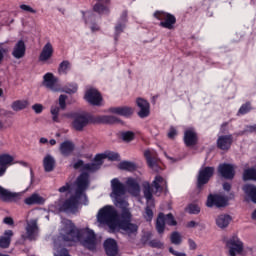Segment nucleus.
Returning a JSON list of instances; mask_svg holds the SVG:
<instances>
[{
	"instance_id": "1",
	"label": "nucleus",
	"mask_w": 256,
	"mask_h": 256,
	"mask_svg": "<svg viewBox=\"0 0 256 256\" xmlns=\"http://www.w3.org/2000/svg\"><path fill=\"white\" fill-rule=\"evenodd\" d=\"M74 169H81L83 171L82 174L76 180V187L74 195L67 199L61 206V210L65 211V213H74L77 211V206L79 203H83V205H87V194L85 192L89 188V174L95 173V171H99L101 169V162L97 163L94 158V162L87 163L83 162V160H77L73 164Z\"/></svg>"
},
{
	"instance_id": "2",
	"label": "nucleus",
	"mask_w": 256,
	"mask_h": 256,
	"mask_svg": "<svg viewBox=\"0 0 256 256\" xmlns=\"http://www.w3.org/2000/svg\"><path fill=\"white\" fill-rule=\"evenodd\" d=\"M63 241H82L88 251H97V235L89 228L79 229L75 225H66L61 232Z\"/></svg>"
},
{
	"instance_id": "3",
	"label": "nucleus",
	"mask_w": 256,
	"mask_h": 256,
	"mask_svg": "<svg viewBox=\"0 0 256 256\" xmlns=\"http://www.w3.org/2000/svg\"><path fill=\"white\" fill-rule=\"evenodd\" d=\"M121 214L113 205H105L98 210L96 215L99 225H131L133 215L129 208H121Z\"/></svg>"
},
{
	"instance_id": "4",
	"label": "nucleus",
	"mask_w": 256,
	"mask_h": 256,
	"mask_svg": "<svg viewBox=\"0 0 256 256\" xmlns=\"http://www.w3.org/2000/svg\"><path fill=\"white\" fill-rule=\"evenodd\" d=\"M111 189L110 197L114 199V205L119 207V209H128L129 203L125 198H122L127 191L125 184L119 181V178H113L111 180Z\"/></svg>"
},
{
	"instance_id": "5",
	"label": "nucleus",
	"mask_w": 256,
	"mask_h": 256,
	"mask_svg": "<svg viewBox=\"0 0 256 256\" xmlns=\"http://www.w3.org/2000/svg\"><path fill=\"white\" fill-rule=\"evenodd\" d=\"M164 189H167V180L160 175L154 178L152 184L149 182L143 183V193L146 201L153 199V193L154 195H161Z\"/></svg>"
},
{
	"instance_id": "6",
	"label": "nucleus",
	"mask_w": 256,
	"mask_h": 256,
	"mask_svg": "<svg viewBox=\"0 0 256 256\" xmlns=\"http://www.w3.org/2000/svg\"><path fill=\"white\" fill-rule=\"evenodd\" d=\"M138 230V225H108L109 233H122V235H128V237L137 235Z\"/></svg>"
},
{
	"instance_id": "7",
	"label": "nucleus",
	"mask_w": 256,
	"mask_h": 256,
	"mask_svg": "<svg viewBox=\"0 0 256 256\" xmlns=\"http://www.w3.org/2000/svg\"><path fill=\"white\" fill-rule=\"evenodd\" d=\"M91 117L85 112L73 114L72 127L75 131H83L89 125Z\"/></svg>"
},
{
	"instance_id": "8",
	"label": "nucleus",
	"mask_w": 256,
	"mask_h": 256,
	"mask_svg": "<svg viewBox=\"0 0 256 256\" xmlns=\"http://www.w3.org/2000/svg\"><path fill=\"white\" fill-rule=\"evenodd\" d=\"M154 17L161 21L160 27L164 29H173V26L177 23V19L172 14L166 12L156 11Z\"/></svg>"
},
{
	"instance_id": "9",
	"label": "nucleus",
	"mask_w": 256,
	"mask_h": 256,
	"mask_svg": "<svg viewBox=\"0 0 256 256\" xmlns=\"http://www.w3.org/2000/svg\"><path fill=\"white\" fill-rule=\"evenodd\" d=\"M43 85L46 87V89L53 91V93H58L61 91L59 78L55 77V75H53L51 72H48L43 76Z\"/></svg>"
},
{
	"instance_id": "10",
	"label": "nucleus",
	"mask_w": 256,
	"mask_h": 256,
	"mask_svg": "<svg viewBox=\"0 0 256 256\" xmlns=\"http://www.w3.org/2000/svg\"><path fill=\"white\" fill-rule=\"evenodd\" d=\"M214 173H215L214 167L207 166L199 170L198 178H197V184L199 189H201L203 185H207V183H209V179L213 177Z\"/></svg>"
},
{
	"instance_id": "11",
	"label": "nucleus",
	"mask_w": 256,
	"mask_h": 256,
	"mask_svg": "<svg viewBox=\"0 0 256 256\" xmlns=\"http://www.w3.org/2000/svg\"><path fill=\"white\" fill-rule=\"evenodd\" d=\"M226 246L229 248L230 256H237L243 253V242L237 236H232L227 242Z\"/></svg>"
},
{
	"instance_id": "12",
	"label": "nucleus",
	"mask_w": 256,
	"mask_h": 256,
	"mask_svg": "<svg viewBox=\"0 0 256 256\" xmlns=\"http://www.w3.org/2000/svg\"><path fill=\"white\" fill-rule=\"evenodd\" d=\"M227 203H229V198H227L226 196L219 195V194H216V195L210 194L208 196L206 205L207 207H213V206L226 207Z\"/></svg>"
},
{
	"instance_id": "13",
	"label": "nucleus",
	"mask_w": 256,
	"mask_h": 256,
	"mask_svg": "<svg viewBox=\"0 0 256 256\" xmlns=\"http://www.w3.org/2000/svg\"><path fill=\"white\" fill-rule=\"evenodd\" d=\"M85 101L90 103V105H101V101H103V98L101 97V93L97 91L95 88H90L86 91L84 96Z\"/></svg>"
},
{
	"instance_id": "14",
	"label": "nucleus",
	"mask_w": 256,
	"mask_h": 256,
	"mask_svg": "<svg viewBox=\"0 0 256 256\" xmlns=\"http://www.w3.org/2000/svg\"><path fill=\"white\" fill-rule=\"evenodd\" d=\"M104 251L107 256L119 255V245L113 238H107L103 243Z\"/></svg>"
},
{
	"instance_id": "15",
	"label": "nucleus",
	"mask_w": 256,
	"mask_h": 256,
	"mask_svg": "<svg viewBox=\"0 0 256 256\" xmlns=\"http://www.w3.org/2000/svg\"><path fill=\"white\" fill-rule=\"evenodd\" d=\"M218 173L224 179H233V177H235V166L227 163L220 164L218 166Z\"/></svg>"
},
{
	"instance_id": "16",
	"label": "nucleus",
	"mask_w": 256,
	"mask_h": 256,
	"mask_svg": "<svg viewBox=\"0 0 256 256\" xmlns=\"http://www.w3.org/2000/svg\"><path fill=\"white\" fill-rule=\"evenodd\" d=\"M137 107H139L140 111L138 112V117L141 119H145V117H149L150 113V105L149 102L143 98H137L136 100Z\"/></svg>"
},
{
	"instance_id": "17",
	"label": "nucleus",
	"mask_w": 256,
	"mask_h": 256,
	"mask_svg": "<svg viewBox=\"0 0 256 256\" xmlns=\"http://www.w3.org/2000/svg\"><path fill=\"white\" fill-rule=\"evenodd\" d=\"M233 144V136L230 135H222L217 139V147L222 151H229L231 149V145Z\"/></svg>"
},
{
	"instance_id": "18",
	"label": "nucleus",
	"mask_w": 256,
	"mask_h": 256,
	"mask_svg": "<svg viewBox=\"0 0 256 256\" xmlns=\"http://www.w3.org/2000/svg\"><path fill=\"white\" fill-rule=\"evenodd\" d=\"M53 44H51V42H47L43 48L42 51L39 55V61L41 63H47V61H49V59H51V57H53Z\"/></svg>"
},
{
	"instance_id": "19",
	"label": "nucleus",
	"mask_w": 256,
	"mask_h": 256,
	"mask_svg": "<svg viewBox=\"0 0 256 256\" xmlns=\"http://www.w3.org/2000/svg\"><path fill=\"white\" fill-rule=\"evenodd\" d=\"M184 143L186 147H193L197 145V132H195V129L188 128L184 132Z\"/></svg>"
},
{
	"instance_id": "20",
	"label": "nucleus",
	"mask_w": 256,
	"mask_h": 256,
	"mask_svg": "<svg viewBox=\"0 0 256 256\" xmlns=\"http://www.w3.org/2000/svg\"><path fill=\"white\" fill-rule=\"evenodd\" d=\"M0 199L6 202L18 201V199H21V193L11 192L0 186Z\"/></svg>"
},
{
	"instance_id": "21",
	"label": "nucleus",
	"mask_w": 256,
	"mask_h": 256,
	"mask_svg": "<svg viewBox=\"0 0 256 256\" xmlns=\"http://www.w3.org/2000/svg\"><path fill=\"white\" fill-rule=\"evenodd\" d=\"M26 51L27 46H25V41L19 40L13 47L12 56L14 59H23V57H25Z\"/></svg>"
},
{
	"instance_id": "22",
	"label": "nucleus",
	"mask_w": 256,
	"mask_h": 256,
	"mask_svg": "<svg viewBox=\"0 0 256 256\" xmlns=\"http://www.w3.org/2000/svg\"><path fill=\"white\" fill-rule=\"evenodd\" d=\"M156 225H177V221L171 213L165 215L163 212H160L156 220Z\"/></svg>"
},
{
	"instance_id": "23",
	"label": "nucleus",
	"mask_w": 256,
	"mask_h": 256,
	"mask_svg": "<svg viewBox=\"0 0 256 256\" xmlns=\"http://www.w3.org/2000/svg\"><path fill=\"white\" fill-rule=\"evenodd\" d=\"M144 157L147 160V164L153 171H159V165L157 164V158L155 157V152L151 150H146L144 152Z\"/></svg>"
},
{
	"instance_id": "24",
	"label": "nucleus",
	"mask_w": 256,
	"mask_h": 256,
	"mask_svg": "<svg viewBox=\"0 0 256 256\" xmlns=\"http://www.w3.org/2000/svg\"><path fill=\"white\" fill-rule=\"evenodd\" d=\"M37 233H39V226L28 225L26 227V235H22V239H28V241H37Z\"/></svg>"
},
{
	"instance_id": "25",
	"label": "nucleus",
	"mask_w": 256,
	"mask_h": 256,
	"mask_svg": "<svg viewBox=\"0 0 256 256\" xmlns=\"http://www.w3.org/2000/svg\"><path fill=\"white\" fill-rule=\"evenodd\" d=\"M96 163H100V167L103 165V159H108L109 161H119V154L115 152H107L105 154H97L95 156Z\"/></svg>"
},
{
	"instance_id": "26",
	"label": "nucleus",
	"mask_w": 256,
	"mask_h": 256,
	"mask_svg": "<svg viewBox=\"0 0 256 256\" xmlns=\"http://www.w3.org/2000/svg\"><path fill=\"white\" fill-rule=\"evenodd\" d=\"M73 151H75V144L73 142L66 140L60 144V152L64 157H69Z\"/></svg>"
},
{
	"instance_id": "27",
	"label": "nucleus",
	"mask_w": 256,
	"mask_h": 256,
	"mask_svg": "<svg viewBox=\"0 0 256 256\" xmlns=\"http://www.w3.org/2000/svg\"><path fill=\"white\" fill-rule=\"evenodd\" d=\"M246 197L256 204V186L253 184H245L242 188Z\"/></svg>"
},
{
	"instance_id": "28",
	"label": "nucleus",
	"mask_w": 256,
	"mask_h": 256,
	"mask_svg": "<svg viewBox=\"0 0 256 256\" xmlns=\"http://www.w3.org/2000/svg\"><path fill=\"white\" fill-rule=\"evenodd\" d=\"M111 113L115 115H121L122 117H131L133 115V108L123 106V107H114L110 109Z\"/></svg>"
},
{
	"instance_id": "29",
	"label": "nucleus",
	"mask_w": 256,
	"mask_h": 256,
	"mask_svg": "<svg viewBox=\"0 0 256 256\" xmlns=\"http://www.w3.org/2000/svg\"><path fill=\"white\" fill-rule=\"evenodd\" d=\"M24 203L26 205H43L45 203V198L37 193H34L30 197H27L24 200Z\"/></svg>"
},
{
	"instance_id": "30",
	"label": "nucleus",
	"mask_w": 256,
	"mask_h": 256,
	"mask_svg": "<svg viewBox=\"0 0 256 256\" xmlns=\"http://www.w3.org/2000/svg\"><path fill=\"white\" fill-rule=\"evenodd\" d=\"M43 167L46 173H51L55 169V158L51 154H47L43 159Z\"/></svg>"
},
{
	"instance_id": "31",
	"label": "nucleus",
	"mask_w": 256,
	"mask_h": 256,
	"mask_svg": "<svg viewBox=\"0 0 256 256\" xmlns=\"http://www.w3.org/2000/svg\"><path fill=\"white\" fill-rule=\"evenodd\" d=\"M126 185L129 189V192L131 195H139V192L141 191V187L139 186V183L134 178H128L126 181Z\"/></svg>"
},
{
	"instance_id": "32",
	"label": "nucleus",
	"mask_w": 256,
	"mask_h": 256,
	"mask_svg": "<svg viewBox=\"0 0 256 256\" xmlns=\"http://www.w3.org/2000/svg\"><path fill=\"white\" fill-rule=\"evenodd\" d=\"M11 237H13V231L12 230H6L4 232V236L0 237V247H1V249H9V246L11 245Z\"/></svg>"
},
{
	"instance_id": "33",
	"label": "nucleus",
	"mask_w": 256,
	"mask_h": 256,
	"mask_svg": "<svg viewBox=\"0 0 256 256\" xmlns=\"http://www.w3.org/2000/svg\"><path fill=\"white\" fill-rule=\"evenodd\" d=\"M13 161H15V158L9 154L0 155V167H9Z\"/></svg>"
},
{
	"instance_id": "34",
	"label": "nucleus",
	"mask_w": 256,
	"mask_h": 256,
	"mask_svg": "<svg viewBox=\"0 0 256 256\" xmlns=\"http://www.w3.org/2000/svg\"><path fill=\"white\" fill-rule=\"evenodd\" d=\"M243 180L256 181V169L255 168L246 169L243 173Z\"/></svg>"
},
{
	"instance_id": "35",
	"label": "nucleus",
	"mask_w": 256,
	"mask_h": 256,
	"mask_svg": "<svg viewBox=\"0 0 256 256\" xmlns=\"http://www.w3.org/2000/svg\"><path fill=\"white\" fill-rule=\"evenodd\" d=\"M233 221L231 215L221 214L216 218V225H229Z\"/></svg>"
},
{
	"instance_id": "36",
	"label": "nucleus",
	"mask_w": 256,
	"mask_h": 256,
	"mask_svg": "<svg viewBox=\"0 0 256 256\" xmlns=\"http://www.w3.org/2000/svg\"><path fill=\"white\" fill-rule=\"evenodd\" d=\"M29 105L27 100H17L14 101L11 105L13 111H23V109H26V107Z\"/></svg>"
},
{
	"instance_id": "37",
	"label": "nucleus",
	"mask_w": 256,
	"mask_h": 256,
	"mask_svg": "<svg viewBox=\"0 0 256 256\" xmlns=\"http://www.w3.org/2000/svg\"><path fill=\"white\" fill-rule=\"evenodd\" d=\"M118 167L122 171H135V169H137V166L135 165V163L129 162V161L120 162Z\"/></svg>"
},
{
	"instance_id": "38",
	"label": "nucleus",
	"mask_w": 256,
	"mask_h": 256,
	"mask_svg": "<svg viewBox=\"0 0 256 256\" xmlns=\"http://www.w3.org/2000/svg\"><path fill=\"white\" fill-rule=\"evenodd\" d=\"M170 242L172 245H181V243H183V237L181 236V233L177 231L172 232L170 235Z\"/></svg>"
},
{
	"instance_id": "39",
	"label": "nucleus",
	"mask_w": 256,
	"mask_h": 256,
	"mask_svg": "<svg viewBox=\"0 0 256 256\" xmlns=\"http://www.w3.org/2000/svg\"><path fill=\"white\" fill-rule=\"evenodd\" d=\"M78 89V86L76 83H72V84H68L66 85L63 89H61L60 91L62 93H67L68 95H73V93H75Z\"/></svg>"
},
{
	"instance_id": "40",
	"label": "nucleus",
	"mask_w": 256,
	"mask_h": 256,
	"mask_svg": "<svg viewBox=\"0 0 256 256\" xmlns=\"http://www.w3.org/2000/svg\"><path fill=\"white\" fill-rule=\"evenodd\" d=\"M251 109H253L251 107V102H246L239 108V110L237 112L238 117L241 115H247V113H249L251 111Z\"/></svg>"
},
{
	"instance_id": "41",
	"label": "nucleus",
	"mask_w": 256,
	"mask_h": 256,
	"mask_svg": "<svg viewBox=\"0 0 256 256\" xmlns=\"http://www.w3.org/2000/svg\"><path fill=\"white\" fill-rule=\"evenodd\" d=\"M69 61L64 60L60 63L59 68H58V73L60 75H67V71H69Z\"/></svg>"
},
{
	"instance_id": "42",
	"label": "nucleus",
	"mask_w": 256,
	"mask_h": 256,
	"mask_svg": "<svg viewBox=\"0 0 256 256\" xmlns=\"http://www.w3.org/2000/svg\"><path fill=\"white\" fill-rule=\"evenodd\" d=\"M61 111V108L59 106H52L50 109V113L52 115V120L55 123H59V112Z\"/></svg>"
},
{
	"instance_id": "43",
	"label": "nucleus",
	"mask_w": 256,
	"mask_h": 256,
	"mask_svg": "<svg viewBox=\"0 0 256 256\" xmlns=\"http://www.w3.org/2000/svg\"><path fill=\"white\" fill-rule=\"evenodd\" d=\"M94 11L100 15H103L105 13H109V8L103 4L98 3L94 6Z\"/></svg>"
},
{
	"instance_id": "44",
	"label": "nucleus",
	"mask_w": 256,
	"mask_h": 256,
	"mask_svg": "<svg viewBox=\"0 0 256 256\" xmlns=\"http://www.w3.org/2000/svg\"><path fill=\"white\" fill-rule=\"evenodd\" d=\"M153 237V233L151 231L145 232L141 237V243L143 245H149L151 238Z\"/></svg>"
},
{
	"instance_id": "45",
	"label": "nucleus",
	"mask_w": 256,
	"mask_h": 256,
	"mask_svg": "<svg viewBox=\"0 0 256 256\" xmlns=\"http://www.w3.org/2000/svg\"><path fill=\"white\" fill-rule=\"evenodd\" d=\"M101 123H108L110 125H113V123H117V121H119V119H117V117L115 116H103L102 118H100Z\"/></svg>"
},
{
	"instance_id": "46",
	"label": "nucleus",
	"mask_w": 256,
	"mask_h": 256,
	"mask_svg": "<svg viewBox=\"0 0 256 256\" xmlns=\"http://www.w3.org/2000/svg\"><path fill=\"white\" fill-rule=\"evenodd\" d=\"M149 247H152V249H163L164 244L160 240L153 239L149 241Z\"/></svg>"
},
{
	"instance_id": "47",
	"label": "nucleus",
	"mask_w": 256,
	"mask_h": 256,
	"mask_svg": "<svg viewBox=\"0 0 256 256\" xmlns=\"http://www.w3.org/2000/svg\"><path fill=\"white\" fill-rule=\"evenodd\" d=\"M186 211H188L191 215H197V213L201 212V208H199L196 204L188 205Z\"/></svg>"
},
{
	"instance_id": "48",
	"label": "nucleus",
	"mask_w": 256,
	"mask_h": 256,
	"mask_svg": "<svg viewBox=\"0 0 256 256\" xmlns=\"http://www.w3.org/2000/svg\"><path fill=\"white\" fill-rule=\"evenodd\" d=\"M59 108L62 109V111H65V109H67V95H60L59 96Z\"/></svg>"
},
{
	"instance_id": "49",
	"label": "nucleus",
	"mask_w": 256,
	"mask_h": 256,
	"mask_svg": "<svg viewBox=\"0 0 256 256\" xmlns=\"http://www.w3.org/2000/svg\"><path fill=\"white\" fill-rule=\"evenodd\" d=\"M125 29V24L118 22V24L115 26V40H117V37L123 33V30Z\"/></svg>"
},
{
	"instance_id": "50",
	"label": "nucleus",
	"mask_w": 256,
	"mask_h": 256,
	"mask_svg": "<svg viewBox=\"0 0 256 256\" xmlns=\"http://www.w3.org/2000/svg\"><path fill=\"white\" fill-rule=\"evenodd\" d=\"M144 218L146 219V221L151 223V221L153 220V210H151V208L146 207L144 212Z\"/></svg>"
},
{
	"instance_id": "51",
	"label": "nucleus",
	"mask_w": 256,
	"mask_h": 256,
	"mask_svg": "<svg viewBox=\"0 0 256 256\" xmlns=\"http://www.w3.org/2000/svg\"><path fill=\"white\" fill-rule=\"evenodd\" d=\"M122 139L124 141H133L135 139V134L131 131L122 133Z\"/></svg>"
},
{
	"instance_id": "52",
	"label": "nucleus",
	"mask_w": 256,
	"mask_h": 256,
	"mask_svg": "<svg viewBox=\"0 0 256 256\" xmlns=\"http://www.w3.org/2000/svg\"><path fill=\"white\" fill-rule=\"evenodd\" d=\"M20 9L22 11H25L26 13H33V14L37 13V10L33 9V7H31L27 4L20 5Z\"/></svg>"
},
{
	"instance_id": "53",
	"label": "nucleus",
	"mask_w": 256,
	"mask_h": 256,
	"mask_svg": "<svg viewBox=\"0 0 256 256\" xmlns=\"http://www.w3.org/2000/svg\"><path fill=\"white\" fill-rule=\"evenodd\" d=\"M39 218L31 217V213L27 217V225H37Z\"/></svg>"
},
{
	"instance_id": "54",
	"label": "nucleus",
	"mask_w": 256,
	"mask_h": 256,
	"mask_svg": "<svg viewBox=\"0 0 256 256\" xmlns=\"http://www.w3.org/2000/svg\"><path fill=\"white\" fill-rule=\"evenodd\" d=\"M32 109L35 113H37V115H39L40 113H43V106L41 104H34L32 106Z\"/></svg>"
},
{
	"instance_id": "55",
	"label": "nucleus",
	"mask_w": 256,
	"mask_h": 256,
	"mask_svg": "<svg viewBox=\"0 0 256 256\" xmlns=\"http://www.w3.org/2000/svg\"><path fill=\"white\" fill-rule=\"evenodd\" d=\"M169 253L174 256H187V254H185L184 252H177L175 249H173V247L169 248Z\"/></svg>"
},
{
	"instance_id": "56",
	"label": "nucleus",
	"mask_w": 256,
	"mask_h": 256,
	"mask_svg": "<svg viewBox=\"0 0 256 256\" xmlns=\"http://www.w3.org/2000/svg\"><path fill=\"white\" fill-rule=\"evenodd\" d=\"M188 245L190 251H195V249H197V243H195L194 240L191 238L188 239Z\"/></svg>"
},
{
	"instance_id": "57",
	"label": "nucleus",
	"mask_w": 256,
	"mask_h": 256,
	"mask_svg": "<svg viewBox=\"0 0 256 256\" xmlns=\"http://www.w3.org/2000/svg\"><path fill=\"white\" fill-rule=\"evenodd\" d=\"M177 136V130L174 127L170 128V131L168 132L169 139H175Z\"/></svg>"
},
{
	"instance_id": "58",
	"label": "nucleus",
	"mask_w": 256,
	"mask_h": 256,
	"mask_svg": "<svg viewBox=\"0 0 256 256\" xmlns=\"http://www.w3.org/2000/svg\"><path fill=\"white\" fill-rule=\"evenodd\" d=\"M71 189V184L66 183L64 186L59 188V193H67Z\"/></svg>"
},
{
	"instance_id": "59",
	"label": "nucleus",
	"mask_w": 256,
	"mask_h": 256,
	"mask_svg": "<svg viewBox=\"0 0 256 256\" xmlns=\"http://www.w3.org/2000/svg\"><path fill=\"white\" fill-rule=\"evenodd\" d=\"M85 21L87 23V25H89L90 21H93V19H95V16H93L90 12H87L85 15Z\"/></svg>"
},
{
	"instance_id": "60",
	"label": "nucleus",
	"mask_w": 256,
	"mask_h": 256,
	"mask_svg": "<svg viewBox=\"0 0 256 256\" xmlns=\"http://www.w3.org/2000/svg\"><path fill=\"white\" fill-rule=\"evenodd\" d=\"M118 23H122L123 25H125V23H127V11H124L122 13Z\"/></svg>"
},
{
	"instance_id": "61",
	"label": "nucleus",
	"mask_w": 256,
	"mask_h": 256,
	"mask_svg": "<svg viewBox=\"0 0 256 256\" xmlns=\"http://www.w3.org/2000/svg\"><path fill=\"white\" fill-rule=\"evenodd\" d=\"M165 225H156V231L159 235H163L165 233Z\"/></svg>"
},
{
	"instance_id": "62",
	"label": "nucleus",
	"mask_w": 256,
	"mask_h": 256,
	"mask_svg": "<svg viewBox=\"0 0 256 256\" xmlns=\"http://www.w3.org/2000/svg\"><path fill=\"white\" fill-rule=\"evenodd\" d=\"M3 223L5 225H14L15 221H13V218H11V217H5L3 219Z\"/></svg>"
},
{
	"instance_id": "63",
	"label": "nucleus",
	"mask_w": 256,
	"mask_h": 256,
	"mask_svg": "<svg viewBox=\"0 0 256 256\" xmlns=\"http://www.w3.org/2000/svg\"><path fill=\"white\" fill-rule=\"evenodd\" d=\"M56 256H70V255H69V250H67V248H62V249L59 251V254L56 255Z\"/></svg>"
},
{
	"instance_id": "64",
	"label": "nucleus",
	"mask_w": 256,
	"mask_h": 256,
	"mask_svg": "<svg viewBox=\"0 0 256 256\" xmlns=\"http://www.w3.org/2000/svg\"><path fill=\"white\" fill-rule=\"evenodd\" d=\"M61 223L63 225H73V222H71V220H69L67 218H62Z\"/></svg>"
}]
</instances>
